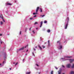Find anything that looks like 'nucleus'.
Masks as SVG:
<instances>
[{"instance_id":"obj_48","label":"nucleus","mask_w":74,"mask_h":74,"mask_svg":"<svg viewBox=\"0 0 74 74\" xmlns=\"http://www.w3.org/2000/svg\"><path fill=\"white\" fill-rule=\"evenodd\" d=\"M10 70H11V69L10 68Z\"/></svg>"},{"instance_id":"obj_24","label":"nucleus","mask_w":74,"mask_h":74,"mask_svg":"<svg viewBox=\"0 0 74 74\" xmlns=\"http://www.w3.org/2000/svg\"><path fill=\"white\" fill-rule=\"evenodd\" d=\"M55 69H56V70H58V68L57 67H56V66H55Z\"/></svg>"},{"instance_id":"obj_3","label":"nucleus","mask_w":74,"mask_h":74,"mask_svg":"<svg viewBox=\"0 0 74 74\" xmlns=\"http://www.w3.org/2000/svg\"><path fill=\"white\" fill-rule=\"evenodd\" d=\"M66 66L67 68H70V67H71V64H68L66 65Z\"/></svg>"},{"instance_id":"obj_41","label":"nucleus","mask_w":74,"mask_h":74,"mask_svg":"<svg viewBox=\"0 0 74 74\" xmlns=\"http://www.w3.org/2000/svg\"><path fill=\"white\" fill-rule=\"evenodd\" d=\"M42 25H40V27H41Z\"/></svg>"},{"instance_id":"obj_23","label":"nucleus","mask_w":74,"mask_h":74,"mask_svg":"<svg viewBox=\"0 0 74 74\" xmlns=\"http://www.w3.org/2000/svg\"><path fill=\"white\" fill-rule=\"evenodd\" d=\"M53 71H51V74H53Z\"/></svg>"},{"instance_id":"obj_33","label":"nucleus","mask_w":74,"mask_h":74,"mask_svg":"<svg viewBox=\"0 0 74 74\" xmlns=\"http://www.w3.org/2000/svg\"><path fill=\"white\" fill-rule=\"evenodd\" d=\"M62 67H63L64 68L65 67L64 66V65H62Z\"/></svg>"},{"instance_id":"obj_47","label":"nucleus","mask_w":74,"mask_h":74,"mask_svg":"<svg viewBox=\"0 0 74 74\" xmlns=\"http://www.w3.org/2000/svg\"><path fill=\"white\" fill-rule=\"evenodd\" d=\"M25 55L27 56V54L26 53V54H25Z\"/></svg>"},{"instance_id":"obj_22","label":"nucleus","mask_w":74,"mask_h":74,"mask_svg":"<svg viewBox=\"0 0 74 74\" xmlns=\"http://www.w3.org/2000/svg\"><path fill=\"white\" fill-rule=\"evenodd\" d=\"M36 66H37L38 67V66H39V65H38V64H36Z\"/></svg>"},{"instance_id":"obj_42","label":"nucleus","mask_w":74,"mask_h":74,"mask_svg":"<svg viewBox=\"0 0 74 74\" xmlns=\"http://www.w3.org/2000/svg\"><path fill=\"white\" fill-rule=\"evenodd\" d=\"M24 60H25V59H23V61H24Z\"/></svg>"},{"instance_id":"obj_13","label":"nucleus","mask_w":74,"mask_h":74,"mask_svg":"<svg viewBox=\"0 0 74 74\" xmlns=\"http://www.w3.org/2000/svg\"><path fill=\"white\" fill-rule=\"evenodd\" d=\"M39 47L40 49V50H42V48H41V47L39 45Z\"/></svg>"},{"instance_id":"obj_7","label":"nucleus","mask_w":74,"mask_h":74,"mask_svg":"<svg viewBox=\"0 0 74 74\" xmlns=\"http://www.w3.org/2000/svg\"><path fill=\"white\" fill-rule=\"evenodd\" d=\"M69 74H74V72L73 71H71L69 73Z\"/></svg>"},{"instance_id":"obj_40","label":"nucleus","mask_w":74,"mask_h":74,"mask_svg":"<svg viewBox=\"0 0 74 74\" xmlns=\"http://www.w3.org/2000/svg\"><path fill=\"white\" fill-rule=\"evenodd\" d=\"M3 22H5V21H4V20H3Z\"/></svg>"},{"instance_id":"obj_45","label":"nucleus","mask_w":74,"mask_h":74,"mask_svg":"<svg viewBox=\"0 0 74 74\" xmlns=\"http://www.w3.org/2000/svg\"><path fill=\"white\" fill-rule=\"evenodd\" d=\"M28 51V50H27L26 51V52H27Z\"/></svg>"},{"instance_id":"obj_39","label":"nucleus","mask_w":74,"mask_h":74,"mask_svg":"<svg viewBox=\"0 0 74 74\" xmlns=\"http://www.w3.org/2000/svg\"><path fill=\"white\" fill-rule=\"evenodd\" d=\"M36 15H35L34 16V17H36Z\"/></svg>"},{"instance_id":"obj_14","label":"nucleus","mask_w":74,"mask_h":74,"mask_svg":"<svg viewBox=\"0 0 74 74\" xmlns=\"http://www.w3.org/2000/svg\"><path fill=\"white\" fill-rule=\"evenodd\" d=\"M3 22L2 21H1V25H3Z\"/></svg>"},{"instance_id":"obj_50","label":"nucleus","mask_w":74,"mask_h":74,"mask_svg":"<svg viewBox=\"0 0 74 74\" xmlns=\"http://www.w3.org/2000/svg\"><path fill=\"white\" fill-rule=\"evenodd\" d=\"M14 64H15V63H13Z\"/></svg>"},{"instance_id":"obj_49","label":"nucleus","mask_w":74,"mask_h":74,"mask_svg":"<svg viewBox=\"0 0 74 74\" xmlns=\"http://www.w3.org/2000/svg\"><path fill=\"white\" fill-rule=\"evenodd\" d=\"M40 72L39 73V74H40Z\"/></svg>"},{"instance_id":"obj_12","label":"nucleus","mask_w":74,"mask_h":74,"mask_svg":"<svg viewBox=\"0 0 74 74\" xmlns=\"http://www.w3.org/2000/svg\"><path fill=\"white\" fill-rule=\"evenodd\" d=\"M38 24V23L37 22H35L34 23V25H37Z\"/></svg>"},{"instance_id":"obj_53","label":"nucleus","mask_w":74,"mask_h":74,"mask_svg":"<svg viewBox=\"0 0 74 74\" xmlns=\"http://www.w3.org/2000/svg\"><path fill=\"white\" fill-rule=\"evenodd\" d=\"M57 42H59V41H58Z\"/></svg>"},{"instance_id":"obj_46","label":"nucleus","mask_w":74,"mask_h":74,"mask_svg":"<svg viewBox=\"0 0 74 74\" xmlns=\"http://www.w3.org/2000/svg\"><path fill=\"white\" fill-rule=\"evenodd\" d=\"M62 74H65L64 73H63Z\"/></svg>"},{"instance_id":"obj_52","label":"nucleus","mask_w":74,"mask_h":74,"mask_svg":"<svg viewBox=\"0 0 74 74\" xmlns=\"http://www.w3.org/2000/svg\"><path fill=\"white\" fill-rule=\"evenodd\" d=\"M47 43H45V44H46Z\"/></svg>"},{"instance_id":"obj_10","label":"nucleus","mask_w":74,"mask_h":74,"mask_svg":"<svg viewBox=\"0 0 74 74\" xmlns=\"http://www.w3.org/2000/svg\"><path fill=\"white\" fill-rule=\"evenodd\" d=\"M24 49V47H23L19 49V50H23Z\"/></svg>"},{"instance_id":"obj_16","label":"nucleus","mask_w":74,"mask_h":74,"mask_svg":"<svg viewBox=\"0 0 74 74\" xmlns=\"http://www.w3.org/2000/svg\"><path fill=\"white\" fill-rule=\"evenodd\" d=\"M3 66V64L0 63V67H2Z\"/></svg>"},{"instance_id":"obj_25","label":"nucleus","mask_w":74,"mask_h":74,"mask_svg":"<svg viewBox=\"0 0 74 74\" xmlns=\"http://www.w3.org/2000/svg\"><path fill=\"white\" fill-rule=\"evenodd\" d=\"M33 19V18H29V19L30 20H32Z\"/></svg>"},{"instance_id":"obj_32","label":"nucleus","mask_w":74,"mask_h":74,"mask_svg":"<svg viewBox=\"0 0 74 74\" xmlns=\"http://www.w3.org/2000/svg\"><path fill=\"white\" fill-rule=\"evenodd\" d=\"M67 19L68 21H69V18H68V17H67Z\"/></svg>"},{"instance_id":"obj_17","label":"nucleus","mask_w":74,"mask_h":74,"mask_svg":"<svg viewBox=\"0 0 74 74\" xmlns=\"http://www.w3.org/2000/svg\"><path fill=\"white\" fill-rule=\"evenodd\" d=\"M42 23L43 22L42 21H41L40 22V25H42Z\"/></svg>"},{"instance_id":"obj_38","label":"nucleus","mask_w":74,"mask_h":74,"mask_svg":"<svg viewBox=\"0 0 74 74\" xmlns=\"http://www.w3.org/2000/svg\"><path fill=\"white\" fill-rule=\"evenodd\" d=\"M33 49L34 50V51H36V49H35V48H34Z\"/></svg>"},{"instance_id":"obj_34","label":"nucleus","mask_w":74,"mask_h":74,"mask_svg":"<svg viewBox=\"0 0 74 74\" xmlns=\"http://www.w3.org/2000/svg\"><path fill=\"white\" fill-rule=\"evenodd\" d=\"M27 46H28L27 45H26L25 46V48H26V47H27Z\"/></svg>"},{"instance_id":"obj_51","label":"nucleus","mask_w":74,"mask_h":74,"mask_svg":"<svg viewBox=\"0 0 74 74\" xmlns=\"http://www.w3.org/2000/svg\"><path fill=\"white\" fill-rule=\"evenodd\" d=\"M1 17V16L0 15V17Z\"/></svg>"},{"instance_id":"obj_26","label":"nucleus","mask_w":74,"mask_h":74,"mask_svg":"<svg viewBox=\"0 0 74 74\" xmlns=\"http://www.w3.org/2000/svg\"><path fill=\"white\" fill-rule=\"evenodd\" d=\"M0 42H1V44H2V43H3V42L1 41H0Z\"/></svg>"},{"instance_id":"obj_5","label":"nucleus","mask_w":74,"mask_h":74,"mask_svg":"<svg viewBox=\"0 0 74 74\" xmlns=\"http://www.w3.org/2000/svg\"><path fill=\"white\" fill-rule=\"evenodd\" d=\"M58 48L59 49H62V45L58 47Z\"/></svg>"},{"instance_id":"obj_27","label":"nucleus","mask_w":74,"mask_h":74,"mask_svg":"<svg viewBox=\"0 0 74 74\" xmlns=\"http://www.w3.org/2000/svg\"><path fill=\"white\" fill-rule=\"evenodd\" d=\"M5 61H4L3 62V64H4V63H5Z\"/></svg>"},{"instance_id":"obj_9","label":"nucleus","mask_w":74,"mask_h":74,"mask_svg":"<svg viewBox=\"0 0 74 74\" xmlns=\"http://www.w3.org/2000/svg\"><path fill=\"white\" fill-rule=\"evenodd\" d=\"M7 5H12V4L9 3H6Z\"/></svg>"},{"instance_id":"obj_19","label":"nucleus","mask_w":74,"mask_h":74,"mask_svg":"<svg viewBox=\"0 0 74 74\" xmlns=\"http://www.w3.org/2000/svg\"><path fill=\"white\" fill-rule=\"evenodd\" d=\"M40 16H41V17H44V16H45V15H41Z\"/></svg>"},{"instance_id":"obj_2","label":"nucleus","mask_w":74,"mask_h":74,"mask_svg":"<svg viewBox=\"0 0 74 74\" xmlns=\"http://www.w3.org/2000/svg\"><path fill=\"white\" fill-rule=\"evenodd\" d=\"M39 10V8L38 7L36 9V13H33V15H37V14H38V13L37 12H38V10Z\"/></svg>"},{"instance_id":"obj_6","label":"nucleus","mask_w":74,"mask_h":74,"mask_svg":"<svg viewBox=\"0 0 74 74\" xmlns=\"http://www.w3.org/2000/svg\"><path fill=\"white\" fill-rule=\"evenodd\" d=\"M62 71V70L60 69L58 71V74H61V72Z\"/></svg>"},{"instance_id":"obj_15","label":"nucleus","mask_w":74,"mask_h":74,"mask_svg":"<svg viewBox=\"0 0 74 74\" xmlns=\"http://www.w3.org/2000/svg\"><path fill=\"white\" fill-rule=\"evenodd\" d=\"M49 40H48V45H49Z\"/></svg>"},{"instance_id":"obj_29","label":"nucleus","mask_w":74,"mask_h":74,"mask_svg":"<svg viewBox=\"0 0 74 74\" xmlns=\"http://www.w3.org/2000/svg\"><path fill=\"white\" fill-rule=\"evenodd\" d=\"M1 18H2V20H3H3H4V19L3 18V17H1Z\"/></svg>"},{"instance_id":"obj_11","label":"nucleus","mask_w":74,"mask_h":74,"mask_svg":"<svg viewBox=\"0 0 74 74\" xmlns=\"http://www.w3.org/2000/svg\"><path fill=\"white\" fill-rule=\"evenodd\" d=\"M30 73H31V72H29L26 73V74H30Z\"/></svg>"},{"instance_id":"obj_30","label":"nucleus","mask_w":74,"mask_h":74,"mask_svg":"<svg viewBox=\"0 0 74 74\" xmlns=\"http://www.w3.org/2000/svg\"><path fill=\"white\" fill-rule=\"evenodd\" d=\"M32 32H33V33H34V34L35 33V32H34V31H32Z\"/></svg>"},{"instance_id":"obj_44","label":"nucleus","mask_w":74,"mask_h":74,"mask_svg":"<svg viewBox=\"0 0 74 74\" xmlns=\"http://www.w3.org/2000/svg\"><path fill=\"white\" fill-rule=\"evenodd\" d=\"M35 48H37V46H36V47H35Z\"/></svg>"},{"instance_id":"obj_21","label":"nucleus","mask_w":74,"mask_h":74,"mask_svg":"<svg viewBox=\"0 0 74 74\" xmlns=\"http://www.w3.org/2000/svg\"><path fill=\"white\" fill-rule=\"evenodd\" d=\"M44 23H47V21H44Z\"/></svg>"},{"instance_id":"obj_18","label":"nucleus","mask_w":74,"mask_h":74,"mask_svg":"<svg viewBox=\"0 0 74 74\" xmlns=\"http://www.w3.org/2000/svg\"><path fill=\"white\" fill-rule=\"evenodd\" d=\"M50 30L49 29L47 30V32L48 33H50Z\"/></svg>"},{"instance_id":"obj_36","label":"nucleus","mask_w":74,"mask_h":74,"mask_svg":"<svg viewBox=\"0 0 74 74\" xmlns=\"http://www.w3.org/2000/svg\"><path fill=\"white\" fill-rule=\"evenodd\" d=\"M20 34H21V31H20Z\"/></svg>"},{"instance_id":"obj_43","label":"nucleus","mask_w":74,"mask_h":74,"mask_svg":"<svg viewBox=\"0 0 74 74\" xmlns=\"http://www.w3.org/2000/svg\"><path fill=\"white\" fill-rule=\"evenodd\" d=\"M36 29V30H37V29H38V28H37Z\"/></svg>"},{"instance_id":"obj_28","label":"nucleus","mask_w":74,"mask_h":74,"mask_svg":"<svg viewBox=\"0 0 74 74\" xmlns=\"http://www.w3.org/2000/svg\"><path fill=\"white\" fill-rule=\"evenodd\" d=\"M18 64V62L16 63V64H15V66H16V65H17V64Z\"/></svg>"},{"instance_id":"obj_4","label":"nucleus","mask_w":74,"mask_h":74,"mask_svg":"<svg viewBox=\"0 0 74 74\" xmlns=\"http://www.w3.org/2000/svg\"><path fill=\"white\" fill-rule=\"evenodd\" d=\"M68 26V23H67V24H66V25H65V28H64L65 29H67V27Z\"/></svg>"},{"instance_id":"obj_1","label":"nucleus","mask_w":74,"mask_h":74,"mask_svg":"<svg viewBox=\"0 0 74 74\" xmlns=\"http://www.w3.org/2000/svg\"><path fill=\"white\" fill-rule=\"evenodd\" d=\"M72 58V56H66L64 57V58H61V59L63 60H69L70 63H71L74 62V59H69V58Z\"/></svg>"},{"instance_id":"obj_31","label":"nucleus","mask_w":74,"mask_h":74,"mask_svg":"<svg viewBox=\"0 0 74 74\" xmlns=\"http://www.w3.org/2000/svg\"><path fill=\"white\" fill-rule=\"evenodd\" d=\"M42 47H43V48H45V46H42Z\"/></svg>"},{"instance_id":"obj_35","label":"nucleus","mask_w":74,"mask_h":74,"mask_svg":"<svg viewBox=\"0 0 74 74\" xmlns=\"http://www.w3.org/2000/svg\"><path fill=\"white\" fill-rule=\"evenodd\" d=\"M32 54H33V55H34V56H35L34 55V53H32Z\"/></svg>"},{"instance_id":"obj_20","label":"nucleus","mask_w":74,"mask_h":74,"mask_svg":"<svg viewBox=\"0 0 74 74\" xmlns=\"http://www.w3.org/2000/svg\"><path fill=\"white\" fill-rule=\"evenodd\" d=\"M40 12H42V9H41V8H40Z\"/></svg>"},{"instance_id":"obj_8","label":"nucleus","mask_w":74,"mask_h":74,"mask_svg":"<svg viewBox=\"0 0 74 74\" xmlns=\"http://www.w3.org/2000/svg\"><path fill=\"white\" fill-rule=\"evenodd\" d=\"M71 68L72 69H73V68H74V63L72 64L71 66Z\"/></svg>"},{"instance_id":"obj_37","label":"nucleus","mask_w":74,"mask_h":74,"mask_svg":"<svg viewBox=\"0 0 74 74\" xmlns=\"http://www.w3.org/2000/svg\"><path fill=\"white\" fill-rule=\"evenodd\" d=\"M2 36V34H0V36Z\"/></svg>"}]
</instances>
